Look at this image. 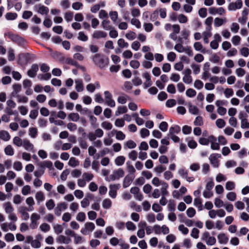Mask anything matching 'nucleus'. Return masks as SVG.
Here are the masks:
<instances>
[{
  "instance_id": "f257e3e1",
  "label": "nucleus",
  "mask_w": 249,
  "mask_h": 249,
  "mask_svg": "<svg viewBox=\"0 0 249 249\" xmlns=\"http://www.w3.org/2000/svg\"><path fill=\"white\" fill-rule=\"evenodd\" d=\"M92 60L95 64L100 68H103L107 65L108 63V59L107 58H105L103 55L99 53L96 54L93 56Z\"/></svg>"
},
{
  "instance_id": "f03ea898",
  "label": "nucleus",
  "mask_w": 249,
  "mask_h": 249,
  "mask_svg": "<svg viewBox=\"0 0 249 249\" xmlns=\"http://www.w3.org/2000/svg\"><path fill=\"white\" fill-rule=\"evenodd\" d=\"M124 173L122 168L114 170L108 177L105 178L106 181L110 182L115 180H118L124 176Z\"/></svg>"
},
{
  "instance_id": "7ed1b4c3",
  "label": "nucleus",
  "mask_w": 249,
  "mask_h": 249,
  "mask_svg": "<svg viewBox=\"0 0 249 249\" xmlns=\"http://www.w3.org/2000/svg\"><path fill=\"white\" fill-rule=\"evenodd\" d=\"M202 241L205 242L208 246H213L216 243V238L214 236H211L209 232L204 231L201 237Z\"/></svg>"
},
{
  "instance_id": "20e7f679",
  "label": "nucleus",
  "mask_w": 249,
  "mask_h": 249,
  "mask_svg": "<svg viewBox=\"0 0 249 249\" xmlns=\"http://www.w3.org/2000/svg\"><path fill=\"white\" fill-rule=\"evenodd\" d=\"M104 94L106 104L111 107H115L116 103L112 98V95L111 93L109 91L106 90L104 91Z\"/></svg>"
},
{
  "instance_id": "39448f33",
  "label": "nucleus",
  "mask_w": 249,
  "mask_h": 249,
  "mask_svg": "<svg viewBox=\"0 0 249 249\" xmlns=\"http://www.w3.org/2000/svg\"><path fill=\"white\" fill-rule=\"evenodd\" d=\"M160 190L161 197L160 199L159 202L161 205L165 206L168 202L165 196L169 194L168 191L167 189V185L163 184V187L162 188H160Z\"/></svg>"
},
{
  "instance_id": "423d86ee",
  "label": "nucleus",
  "mask_w": 249,
  "mask_h": 249,
  "mask_svg": "<svg viewBox=\"0 0 249 249\" xmlns=\"http://www.w3.org/2000/svg\"><path fill=\"white\" fill-rule=\"evenodd\" d=\"M95 227L93 223L87 222L85 224L84 227L81 229L80 231L84 235H88L94 230Z\"/></svg>"
},
{
  "instance_id": "0eeeda50",
  "label": "nucleus",
  "mask_w": 249,
  "mask_h": 249,
  "mask_svg": "<svg viewBox=\"0 0 249 249\" xmlns=\"http://www.w3.org/2000/svg\"><path fill=\"white\" fill-rule=\"evenodd\" d=\"M220 158H221L220 154L213 153L210 155L209 159L213 167L217 168L219 166L218 159Z\"/></svg>"
},
{
  "instance_id": "6e6552de",
  "label": "nucleus",
  "mask_w": 249,
  "mask_h": 249,
  "mask_svg": "<svg viewBox=\"0 0 249 249\" xmlns=\"http://www.w3.org/2000/svg\"><path fill=\"white\" fill-rule=\"evenodd\" d=\"M121 187L120 184H110L109 186L108 195L112 198H115L117 196V192Z\"/></svg>"
},
{
  "instance_id": "1a4fd4ad",
  "label": "nucleus",
  "mask_w": 249,
  "mask_h": 249,
  "mask_svg": "<svg viewBox=\"0 0 249 249\" xmlns=\"http://www.w3.org/2000/svg\"><path fill=\"white\" fill-rule=\"evenodd\" d=\"M40 215L36 213H33L31 216V223L30 227L32 229H35L37 228V221L40 219Z\"/></svg>"
},
{
  "instance_id": "9d476101",
  "label": "nucleus",
  "mask_w": 249,
  "mask_h": 249,
  "mask_svg": "<svg viewBox=\"0 0 249 249\" xmlns=\"http://www.w3.org/2000/svg\"><path fill=\"white\" fill-rule=\"evenodd\" d=\"M142 76L145 80L143 85L144 89L151 87L152 85V81L150 73L148 72H144L142 73Z\"/></svg>"
},
{
  "instance_id": "9b49d317",
  "label": "nucleus",
  "mask_w": 249,
  "mask_h": 249,
  "mask_svg": "<svg viewBox=\"0 0 249 249\" xmlns=\"http://www.w3.org/2000/svg\"><path fill=\"white\" fill-rule=\"evenodd\" d=\"M243 2L241 0H237L234 2H231L228 6V10L229 11H235L242 8Z\"/></svg>"
},
{
  "instance_id": "f8f14e48",
  "label": "nucleus",
  "mask_w": 249,
  "mask_h": 249,
  "mask_svg": "<svg viewBox=\"0 0 249 249\" xmlns=\"http://www.w3.org/2000/svg\"><path fill=\"white\" fill-rule=\"evenodd\" d=\"M4 36L11 40L18 43H20L23 41V39L18 35H15L11 32H7L4 34Z\"/></svg>"
},
{
  "instance_id": "ddd939ff",
  "label": "nucleus",
  "mask_w": 249,
  "mask_h": 249,
  "mask_svg": "<svg viewBox=\"0 0 249 249\" xmlns=\"http://www.w3.org/2000/svg\"><path fill=\"white\" fill-rule=\"evenodd\" d=\"M209 12L211 15L218 14L222 15L225 13V10L223 7L216 8L211 7L209 9Z\"/></svg>"
},
{
  "instance_id": "4468645a",
  "label": "nucleus",
  "mask_w": 249,
  "mask_h": 249,
  "mask_svg": "<svg viewBox=\"0 0 249 249\" xmlns=\"http://www.w3.org/2000/svg\"><path fill=\"white\" fill-rule=\"evenodd\" d=\"M75 89L78 92H82L84 89L83 81L81 79H76L74 80Z\"/></svg>"
},
{
  "instance_id": "2eb2a0df",
  "label": "nucleus",
  "mask_w": 249,
  "mask_h": 249,
  "mask_svg": "<svg viewBox=\"0 0 249 249\" xmlns=\"http://www.w3.org/2000/svg\"><path fill=\"white\" fill-rule=\"evenodd\" d=\"M35 9L41 15H47L49 11V8L41 4H37L35 6Z\"/></svg>"
},
{
  "instance_id": "dca6fc26",
  "label": "nucleus",
  "mask_w": 249,
  "mask_h": 249,
  "mask_svg": "<svg viewBox=\"0 0 249 249\" xmlns=\"http://www.w3.org/2000/svg\"><path fill=\"white\" fill-rule=\"evenodd\" d=\"M56 241L59 244H69L71 240L70 237L63 235H60L56 238Z\"/></svg>"
},
{
  "instance_id": "f3484780",
  "label": "nucleus",
  "mask_w": 249,
  "mask_h": 249,
  "mask_svg": "<svg viewBox=\"0 0 249 249\" xmlns=\"http://www.w3.org/2000/svg\"><path fill=\"white\" fill-rule=\"evenodd\" d=\"M211 148L213 150H217L220 149L219 143L216 142V138L213 135L210 136Z\"/></svg>"
},
{
  "instance_id": "a211bd4d",
  "label": "nucleus",
  "mask_w": 249,
  "mask_h": 249,
  "mask_svg": "<svg viewBox=\"0 0 249 249\" xmlns=\"http://www.w3.org/2000/svg\"><path fill=\"white\" fill-rule=\"evenodd\" d=\"M18 213L20 214L22 219L27 220L29 218V214L27 213V209L24 206H21L18 209Z\"/></svg>"
},
{
  "instance_id": "6ab92c4d",
  "label": "nucleus",
  "mask_w": 249,
  "mask_h": 249,
  "mask_svg": "<svg viewBox=\"0 0 249 249\" xmlns=\"http://www.w3.org/2000/svg\"><path fill=\"white\" fill-rule=\"evenodd\" d=\"M22 146L27 151L35 152L34 145L27 139L23 140Z\"/></svg>"
},
{
  "instance_id": "aec40b11",
  "label": "nucleus",
  "mask_w": 249,
  "mask_h": 249,
  "mask_svg": "<svg viewBox=\"0 0 249 249\" xmlns=\"http://www.w3.org/2000/svg\"><path fill=\"white\" fill-rule=\"evenodd\" d=\"M38 70V66L37 64H34L32 65L31 68L28 71L27 74L30 77H34Z\"/></svg>"
},
{
  "instance_id": "412c9836",
  "label": "nucleus",
  "mask_w": 249,
  "mask_h": 249,
  "mask_svg": "<svg viewBox=\"0 0 249 249\" xmlns=\"http://www.w3.org/2000/svg\"><path fill=\"white\" fill-rule=\"evenodd\" d=\"M107 36V33L102 31H99V30H96L95 31L92 35V36L93 38L95 39H100L101 38H105Z\"/></svg>"
},
{
  "instance_id": "4be33fe9",
  "label": "nucleus",
  "mask_w": 249,
  "mask_h": 249,
  "mask_svg": "<svg viewBox=\"0 0 249 249\" xmlns=\"http://www.w3.org/2000/svg\"><path fill=\"white\" fill-rule=\"evenodd\" d=\"M218 242L221 244H226L229 240V237L224 233H220L217 235Z\"/></svg>"
},
{
  "instance_id": "5701e85b",
  "label": "nucleus",
  "mask_w": 249,
  "mask_h": 249,
  "mask_svg": "<svg viewBox=\"0 0 249 249\" xmlns=\"http://www.w3.org/2000/svg\"><path fill=\"white\" fill-rule=\"evenodd\" d=\"M152 183L153 185L156 187H158L160 185H161V188H162L163 184H165L167 185V189L168 188L169 186L167 183L164 181L160 180L159 178L157 177H155L153 178L152 180Z\"/></svg>"
},
{
  "instance_id": "b1692460",
  "label": "nucleus",
  "mask_w": 249,
  "mask_h": 249,
  "mask_svg": "<svg viewBox=\"0 0 249 249\" xmlns=\"http://www.w3.org/2000/svg\"><path fill=\"white\" fill-rule=\"evenodd\" d=\"M134 178V176L127 175L126 176H125L124 179L123 187L124 188H126L128 187L131 183Z\"/></svg>"
},
{
  "instance_id": "393cba45",
  "label": "nucleus",
  "mask_w": 249,
  "mask_h": 249,
  "mask_svg": "<svg viewBox=\"0 0 249 249\" xmlns=\"http://www.w3.org/2000/svg\"><path fill=\"white\" fill-rule=\"evenodd\" d=\"M180 131V127L177 125L170 127L168 136L178 134Z\"/></svg>"
},
{
  "instance_id": "a878e982",
  "label": "nucleus",
  "mask_w": 249,
  "mask_h": 249,
  "mask_svg": "<svg viewBox=\"0 0 249 249\" xmlns=\"http://www.w3.org/2000/svg\"><path fill=\"white\" fill-rule=\"evenodd\" d=\"M11 136L9 133L5 130L0 131V139L3 141L7 142L10 140Z\"/></svg>"
},
{
  "instance_id": "bb28decb",
  "label": "nucleus",
  "mask_w": 249,
  "mask_h": 249,
  "mask_svg": "<svg viewBox=\"0 0 249 249\" xmlns=\"http://www.w3.org/2000/svg\"><path fill=\"white\" fill-rule=\"evenodd\" d=\"M202 36L204 43L208 44L209 42V38L212 36L211 30H206L205 31L202 33Z\"/></svg>"
},
{
  "instance_id": "cd10ccee",
  "label": "nucleus",
  "mask_w": 249,
  "mask_h": 249,
  "mask_svg": "<svg viewBox=\"0 0 249 249\" xmlns=\"http://www.w3.org/2000/svg\"><path fill=\"white\" fill-rule=\"evenodd\" d=\"M3 207L6 213L9 214L13 212L14 208L9 202H7L3 204Z\"/></svg>"
},
{
  "instance_id": "c85d7f7f",
  "label": "nucleus",
  "mask_w": 249,
  "mask_h": 249,
  "mask_svg": "<svg viewBox=\"0 0 249 249\" xmlns=\"http://www.w3.org/2000/svg\"><path fill=\"white\" fill-rule=\"evenodd\" d=\"M127 108L125 106H119L115 111V115L118 116L121 114L125 113L127 112Z\"/></svg>"
},
{
  "instance_id": "c756f323",
  "label": "nucleus",
  "mask_w": 249,
  "mask_h": 249,
  "mask_svg": "<svg viewBox=\"0 0 249 249\" xmlns=\"http://www.w3.org/2000/svg\"><path fill=\"white\" fill-rule=\"evenodd\" d=\"M125 160L124 157L120 156L117 157L115 160V163L117 166H121L124 164Z\"/></svg>"
},
{
  "instance_id": "7c9ffc66",
  "label": "nucleus",
  "mask_w": 249,
  "mask_h": 249,
  "mask_svg": "<svg viewBox=\"0 0 249 249\" xmlns=\"http://www.w3.org/2000/svg\"><path fill=\"white\" fill-rule=\"evenodd\" d=\"M112 205V202L109 198H106L102 202V207L105 209H109Z\"/></svg>"
},
{
  "instance_id": "2f4dec72",
  "label": "nucleus",
  "mask_w": 249,
  "mask_h": 249,
  "mask_svg": "<svg viewBox=\"0 0 249 249\" xmlns=\"http://www.w3.org/2000/svg\"><path fill=\"white\" fill-rule=\"evenodd\" d=\"M35 198L37 200V203L39 204L40 202L44 200L45 196L43 193L42 192H37L35 196Z\"/></svg>"
},
{
  "instance_id": "473e14b6",
  "label": "nucleus",
  "mask_w": 249,
  "mask_h": 249,
  "mask_svg": "<svg viewBox=\"0 0 249 249\" xmlns=\"http://www.w3.org/2000/svg\"><path fill=\"white\" fill-rule=\"evenodd\" d=\"M109 15L112 21L115 24L117 23V20L118 18V14L117 12L115 11H110L109 13Z\"/></svg>"
},
{
  "instance_id": "72a5a7b5",
  "label": "nucleus",
  "mask_w": 249,
  "mask_h": 249,
  "mask_svg": "<svg viewBox=\"0 0 249 249\" xmlns=\"http://www.w3.org/2000/svg\"><path fill=\"white\" fill-rule=\"evenodd\" d=\"M125 37L129 40H133L137 37V34L131 31H128L125 35Z\"/></svg>"
},
{
  "instance_id": "f704fd0d",
  "label": "nucleus",
  "mask_w": 249,
  "mask_h": 249,
  "mask_svg": "<svg viewBox=\"0 0 249 249\" xmlns=\"http://www.w3.org/2000/svg\"><path fill=\"white\" fill-rule=\"evenodd\" d=\"M68 164L69 166L71 167H75L77 166L79 164V161L78 160H77L75 158L71 157L70 159Z\"/></svg>"
},
{
  "instance_id": "c9c22d12",
  "label": "nucleus",
  "mask_w": 249,
  "mask_h": 249,
  "mask_svg": "<svg viewBox=\"0 0 249 249\" xmlns=\"http://www.w3.org/2000/svg\"><path fill=\"white\" fill-rule=\"evenodd\" d=\"M194 205L195 206L197 207L199 211H201L202 208V201L199 198H195L194 201Z\"/></svg>"
},
{
  "instance_id": "e433bc0d",
  "label": "nucleus",
  "mask_w": 249,
  "mask_h": 249,
  "mask_svg": "<svg viewBox=\"0 0 249 249\" xmlns=\"http://www.w3.org/2000/svg\"><path fill=\"white\" fill-rule=\"evenodd\" d=\"M102 26L106 30H109L112 28L108 20L105 19L102 22Z\"/></svg>"
},
{
  "instance_id": "4c0bfd02",
  "label": "nucleus",
  "mask_w": 249,
  "mask_h": 249,
  "mask_svg": "<svg viewBox=\"0 0 249 249\" xmlns=\"http://www.w3.org/2000/svg\"><path fill=\"white\" fill-rule=\"evenodd\" d=\"M37 129L36 127H31L29 129V135L32 138H35L37 135Z\"/></svg>"
},
{
  "instance_id": "58836bf2",
  "label": "nucleus",
  "mask_w": 249,
  "mask_h": 249,
  "mask_svg": "<svg viewBox=\"0 0 249 249\" xmlns=\"http://www.w3.org/2000/svg\"><path fill=\"white\" fill-rule=\"evenodd\" d=\"M178 174L182 178H185L188 175V171L184 168H180L178 171Z\"/></svg>"
},
{
  "instance_id": "ea45409f",
  "label": "nucleus",
  "mask_w": 249,
  "mask_h": 249,
  "mask_svg": "<svg viewBox=\"0 0 249 249\" xmlns=\"http://www.w3.org/2000/svg\"><path fill=\"white\" fill-rule=\"evenodd\" d=\"M194 48L197 51L205 53V50L203 48L202 44L199 42H196L194 44Z\"/></svg>"
},
{
  "instance_id": "a19ab883",
  "label": "nucleus",
  "mask_w": 249,
  "mask_h": 249,
  "mask_svg": "<svg viewBox=\"0 0 249 249\" xmlns=\"http://www.w3.org/2000/svg\"><path fill=\"white\" fill-rule=\"evenodd\" d=\"M117 44L118 46L121 48H127L129 46L128 43L123 38L119 39L118 40Z\"/></svg>"
},
{
  "instance_id": "79ce46f5",
  "label": "nucleus",
  "mask_w": 249,
  "mask_h": 249,
  "mask_svg": "<svg viewBox=\"0 0 249 249\" xmlns=\"http://www.w3.org/2000/svg\"><path fill=\"white\" fill-rule=\"evenodd\" d=\"M53 229L54 232L57 234L62 233L63 231L62 226L59 224H54L53 226Z\"/></svg>"
},
{
  "instance_id": "37998d69",
  "label": "nucleus",
  "mask_w": 249,
  "mask_h": 249,
  "mask_svg": "<svg viewBox=\"0 0 249 249\" xmlns=\"http://www.w3.org/2000/svg\"><path fill=\"white\" fill-rule=\"evenodd\" d=\"M68 117L70 120L73 122H77L80 119V116L77 113H71L69 115Z\"/></svg>"
},
{
  "instance_id": "c03bdc74",
  "label": "nucleus",
  "mask_w": 249,
  "mask_h": 249,
  "mask_svg": "<svg viewBox=\"0 0 249 249\" xmlns=\"http://www.w3.org/2000/svg\"><path fill=\"white\" fill-rule=\"evenodd\" d=\"M189 111L192 114L197 115L199 113L198 108L194 105H190L189 107Z\"/></svg>"
},
{
  "instance_id": "a18cd8bd",
  "label": "nucleus",
  "mask_w": 249,
  "mask_h": 249,
  "mask_svg": "<svg viewBox=\"0 0 249 249\" xmlns=\"http://www.w3.org/2000/svg\"><path fill=\"white\" fill-rule=\"evenodd\" d=\"M4 152L6 155L8 156H13L14 154V151L11 145H8L4 149Z\"/></svg>"
},
{
  "instance_id": "49530a36",
  "label": "nucleus",
  "mask_w": 249,
  "mask_h": 249,
  "mask_svg": "<svg viewBox=\"0 0 249 249\" xmlns=\"http://www.w3.org/2000/svg\"><path fill=\"white\" fill-rule=\"evenodd\" d=\"M177 19L178 22L180 23H185L188 21L187 17L182 14L178 15Z\"/></svg>"
},
{
  "instance_id": "de8ad7c7",
  "label": "nucleus",
  "mask_w": 249,
  "mask_h": 249,
  "mask_svg": "<svg viewBox=\"0 0 249 249\" xmlns=\"http://www.w3.org/2000/svg\"><path fill=\"white\" fill-rule=\"evenodd\" d=\"M23 140L22 141L18 137H15L13 139V143L16 146L19 147L22 146Z\"/></svg>"
},
{
  "instance_id": "09e8293b",
  "label": "nucleus",
  "mask_w": 249,
  "mask_h": 249,
  "mask_svg": "<svg viewBox=\"0 0 249 249\" xmlns=\"http://www.w3.org/2000/svg\"><path fill=\"white\" fill-rule=\"evenodd\" d=\"M128 97L126 95L119 96L117 98V102L121 104H124L127 102V99Z\"/></svg>"
},
{
  "instance_id": "8fccbe9b",
  "label": "nucleus",
  "mask_w": 249,
  "mask_h": 249,
  "mask_svg": "<svg viewBox=\"0 0 249 249\" xmlns=\"http://www.w3.org/2000/svg\"><path fill=\"white\" fill-rule=\"evenodd\" d=\"M231 42L234 46H237L240 44L241 37L239 36H234L231 38Z\"/></svg>"
},
{
  "instance_id": "3c124183",
  "label": "nucleus",
  "mask_w": 249,
  "mask_h": 249,
  "mask_svg": "<svg viewBox=\"0 0 249 249\" xmlns=\"http://www.w3.org/2000/svg\"><path fill=\"white\" fill-rule=\"evenodd\" d=\"M18 15L15 13H7L5 15V18L7 20H14L17 18Z\"/></svg>"
},
{
  "instance_id": "603ef678",
  "label": "nucleus",
  "mask_w": 249,
  "mask_h": 249,
  "mask_svg": "<svg viewBox=\"0 0 249 249\" xmlns=\"http://www.w3.org/2000/svg\"><path fill=\"white\" fill-rule=\"evenodd\" d=\"M126 165L127 171L130 174L129 175L133 176L134 174L136 172L135 168L132 165L130 164L128 162H126Z\"/></svg>"
},
{
  "instance_id": "864d4df0",
  "label": "nucleus",
  "mask_w": 249,
  "mask_h": 249,
  "mask_svg": "<svg viewBox=\"0 0 249 249\" xmlns=\"http://www.w3.org/2000/svg\"><path fill=\"white\" fill-rule=\"evenodd\" d=\"M196 210L192 207L189 208L186 211V214L189 217H193L196 214Z\"/></svg>"
},
{
  "instance_id": "5fc2aeb1",
  "label": "nucleus",
  "mask_w": 249,
  "mask_h": 249,
  "mask_svg": "<svg viewBox=\"0 0 249 249\" xmlns=\"http://www.w3.org/2000/svg\"><path fill=\"white\" fill-rule=\"evenodd\" d=\"M16 97L18 99V102L19 103H26L28 101V97L23 95H20L18 94L16 96Z\"/></svg>"
},
{
  "instance_id": "6e6d98bb",
  "label": "nucleus",
  "mask_w": 249,
  "mask_h": 249,
  "mask_svg": "<svg viewBox=\"0 0 249 249\" xmlns=\"http://www.w3.org/2000/svg\"><path fill=\"white\" fill-rule=\"evenodd\" d=\"M76 219L77 221L80 222H83L86 219V214L83 212L79 213L76 217Z\"/></svg>"
},
{
  "instance_id": "4d7b16f0",
  "label": "nucleus",
  "mask_w": 249,
  "mask_h": 249,
  "mask_svg": "<svg viewBox=\"0 0 249 249\" xmlns=\"http://www.w3.org/2000/svg\"><path fill=\"white\" fill-rule=\"evenodd\" d=\"M185 48L180 43L177 44L174 47V49L180 53H183L185 51Z\"/></svg>"
},
{
  "instance_id": "13d9d810",
  "label": "nucleus",
  "mask_w": 249,
  "mask_h": 249,
  "mask_svg": "<svg viewBox=\"0 0 249 249\" xmlns=\"http://www.w3.org/2000/svg\"><path fill=\"white\" fill-rule=\"evenodd\" d=\"M129 64L130 67L134 69H138L140 66V62L136 60H132L130 61Z\"/></svg>"
},
{
  "instance_id": "bf43d9fd",
  "label": "nucleus",
  "mask_w": 249,
  "mask_h": 249,
  "mask_svg": "<svg viewBox=\"0 0 249 249\" xmlns=\"http://www.w3.org/2000/svg\"><path fill=\"white\" fill-rule=\"evenodd\" d=\"M226 197L230 201H233L236 199V195L234 192H231L227 194Z\"/></svg>"
},
{
  "instance_id": "052dcab7",
  "label": "nucleus",
  "mask_w": 249,
  "mask_h": 249,
  "mask_svg": "<svg viewBox=\"0 0 249 249\" xmlns=\"http://www.w3.org/2000/svg\"><path fill=\"white\" fill-rule=\"evenodd\" d=\"M144 30L147 32H151L153 29V26L150 23H144L143 25Z\"/></svg>"
},
{
  "instance_id": "680f3d73",
  "label": "nucleus",
  "mask_w": 249,
  "mask_h": 249,
  "mask_svg": "<svg viewBox=\"0 0 249 249\" xmlns=\"http://www.w3.org/2000/svg\"><path fill=\"white\" fill-rule=\"evenodd\" d=\"M83 178L87 181H89L91 180L93 178V175L91 173H84L83 174Z\"/></svg>"
},
{
  "instance_id": "e2e57ef3",
  "label": "nucleus",
  "mask_w": 249,
  "mask_h": 249,
  "mask_svg": "<svg viewBox=\"0 0 249 249\" xmlns=\"http://www.w3.org/2000/svg\"><path fill=\"white\" fill-rule=\"evenodd\" d=\"M168 210L170 212H174L175 210L176 203L174 200H170L168 204Z\"/></svg>"
},
{
  "instance_id": "0e129e2a",
  "label": "nucleus",
  "mask_w": 249,
  "mask_h": 249,
  "mask_svg": "<svg viewBox=\"0 0 249 249\" xmlns=\"http://www.w3.org/2000/svg\"><path fill=\"white\" fill-rule=\"evenodd\" d=\"M39 228L42 231L45 232H48L50 230V225L45 223L42 224L40 226Z\"/></svg>"
},
{
  "instance_id": "69168bd1",
  "label": "nucleus",
  "mask_w": 249,
  "mask_h": 249,
  "mask_svg": "<svg viewBox=\"0 0 249 249\" xmlns=\"http://www.w3.org/2000/svg\"><path fill=\"white\" fill-rule=\"evenodd\" d=\"M190 169L194 172L197 171L200 169V165L198 163H193L190 165Z\"/></svg>"
},
{
  "instance_id": "338daca9",
  "label": "nucleus",
  "mask_w": 249,
  "mask_h": 249,
  "mask_svg": "<svg viewBox=\"0 0 249 249\" xmlns=\"http://www.w3.org/2000/svg\"><path fill=\"white\" fill-rule=\"evenodd\" d=\"M239 29V25L236 22H233L231 24V30L234 33H236L238 32Z\"/></svg>"
},
{
  "instance_id": "774afa93",
  "label": "nucleus",
  "mask_w": 249,
  "mask_h": 249,
  "mask_svg": "<svg viewBox=\"0 0 249 249\" xmlns=\"http://www.w3.org/2000/svg\"><path fill=\"white\" fill-rule=\"evenodd\" d=\"M194 124L196 126H201L203 124L202 117L201 116H197L196 117L194 122Z\"/></svg>"
}]
</instances>
